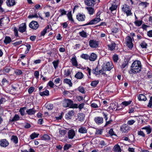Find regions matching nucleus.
Wrapping results in <instances>:
<instances>
[{
	"label": "nucleus",
	"mask_w": 152,
	"mask_h": 152,
	"mask_svg": "<svg viewBox=\"0 0 152 152\" xmlns=\"http://www.w3.org/2000/svg\"><path fill=\"white\" fill-rule=\"evenodd\" d=\"M59 132L61 136H64L66 134V131L65 130H60Z\"/></svg>",
	"instance_id": "bf43d9fd"
},
{
	"label": "nucleus",
	"mask_w": 152,
	"mask_h": 152,
	"mask_svg": "<svg viewBox=\"0 0 152 152\" xmlns=\"http://www.w3.org/2000/svg\"><path fill=\"white\" fill-rule=\"evenodd\" d=\"M26 109V107H24L21 108L19 110V112L22 115H23L25 114V110Z\"/></svg>",
	"instance_id": "79ce46f5"
},
{
	"label": "nucleus",
	"mask_w": 152,
	"mask_h": 152,
	"mask_svg": "<svg viewBox=\"0 0 152 152\" xmlns=\"http://www.w3.org/2000/svg\"><path fill=\"white\" fill-rule=\"evenodd\" d=\"M20 119L19 116L18 115L16 114L14 116L13 118L11 120H10V121L12 122H13L15 121L18 120Z\"/></svg>",
	"instance_id": "e433bc0d"
},
{
	"label": "nucleus",
	"mask_w": 152,
	"mask_h": 152,
	"mask_svg": "<svg viewBox=\"0 0 152 152\" xmlns=\"http://www.w3.org/2000/svg\"><path fill=\"white\" fill-rule=\"evenodd\" d=\"M28 18H38V16L37 14H35L34 15H30L28 16Z\"/></svg>",
	"instance_id": "69168bd1"
},
{
	"label": "nucleus",
	"mask_w": 152,
	"mask_h": 152,
	"mask_svg": "<svg viewBox=\"0 0 152 152\" xmlns=\"http://www.w3.org/2000/svg\"><path fill=\"white\" fill-rule=\"evenodd\" d=\"M135 121L133 120L128 121L127 122V124L130 125H132L134 124Z\"/></svg>",
	"instance_id": "338daca9"
},
{
	"label": "nucleus",
	"mask_w": 152,
	"mask_h": 152,
	"mask_svg": "<svg viewBox=\"0 0 152 152\" xmlns=\"http://www.w3.org/2000/svg\"><path fill=\"white\" fill-rule=\"evenodd\" d=\"M11 140L12 141L16 144L18 142V138L16 136L12 135L11 137Z\"/></svg>",
	"instance_id": "c756f323"
},
{
	"label": "nucleus",
	"mask_w": 152,
	"mask_h": 152,
	"mask_svg": "<svg viewBox=\"0 0 152 152\" xmlns=\"http://www.w3.org/2000/svg\"><path fill=\"white\" fill-rule=\"evenodd\" d=\"M129 129V126L126 124L123 125L121 127V131L123 132L127 133Z\"/></svg>",
	"instance_id": "9b49d317"
},
{
	"label": "nucleus",
	"mask_w": 152,
	"mask_h": 152,
	"mask_svg": "<svg viewBox=\"0 0 152 152\" xmlns=\"http://www.w3.org/2000/svg\"><path fill=\"white\" fill-rule=\"evenodd\" d=\"M39 26L37 22L34 21H32L29 24V27L34 29H36Z\"/></svg>",
	"instance_id": "6e6552de"
},
{
	"label": "nucleus",
	"mask_w": 152,
	"mask_h": 152,
	"mask_svg": "<svg viewBox=\"0 0 152 152\" xmlns=\"http://www.w3.org/2000/svg\"><path fill=\"white\" fill-rule=\"evenodd\" d=\"M22 41L21 40H19L18 41H17L16 42H15L13 44L15 46H17L20 45L22 43Z\"/></svg>",
	"instance_id": "680f3d73"
},
{
	"label": "nucleus",
	"mask_w": 152,
	"mask_h": 152,
	"mask_svg": "<svg viewBox=\"0 0 152 152\" xmlns=\"http://www.w3.org/2000/svg\"><path fill=\"white\" fill-rule=\"evenodd\" d=\"M8 145V142L6 139H3L0 140V145L1 147H6Z\"/></svg>",
	"instance_id": "1a4fd4ad"
},
{
	"label": "nucleus",
	"mask_w": 152,
	"mask_h": 152,
	"mask_svg": "<svg viewBox=\"0 0 152 152\" xmlns=\"http://www.w3.org/2000/svg\"><path fill=\"white\" fill-rule=\"evenodd\" d=\"M34 88L33 87H30L28 90V91L29 94L31 93L34 90Z\"/></svg>",
	"instance_id": "13d9d810"
},
{
	"label": "nucleus",
	"mask_w": 152,
	"mask_h": 152,
	"mask_svg": "<svg viewBox=\"0 0 152 152\" xmlns=\"http://www.w3.org/2000/svg\"><path fill=\"white\" fill-rule=\"evenodd\" d=\"M115 46L116 44L113 42H112L110 44L108 45L109 49H110L111 50H113L115 49Z\"/></svg>",
	"instance_id": "393cba45"
},
{
	"label": "nucleus",
	"mask_w": 152,
	"mask_h": 152,
	"mask_svg": "<svg viewBox=\"0 0 152 152\" xmlns=\"http://www.w3.org/2000/svg\"><path fill=\"white\" fill-rule=\"evenodd\" d=\"M149 4V3L147 2H141L139 5L143 8H145L147 7V5Z\"/></svg>",
	"instance_id": "7c9ffc66"
},
{
	"label": "nucleus",
	"mask_w": 152,
	"mask_h": 152,
	"mask_svg": "<svg viewBox=\"0 0 152 152\" xmlns=\"http://www.w3.org/2000/svg\"><path fill=\"white\" fill-rule=\"evenodd\" d=\"M64 82L69 86H72V83L71 82V80L68 79H65L64 80Z\"/></svg>",
	"instance_id": "4c0bfd02"
},
{
	"label": "nucleus",
	"mask_w": 152,
	"mask_h": 152,
	"mask_svg": "<svg viewBox=\"0 0 152 152\" xmlns=\"http://www.w3.org/2000/svg\"><path fill=\"white\" fill-rule=\"evenodd\" d=\"M52 64L53 65L55 69H56L58 67V65L59 64V61H53L52 62Z\"/></svg>",
	"instance_id": "37998d69"
},
{
	"label": "nucleus",
	"mask_w": 152,
	"mask_h": 152,
	"mask_svg": "<svg viewBox=\"0 0 152 152\" xmlns=\"http://www.w3.org/2000/svg\"><path fill=\"white\" fill-rule=\"evenodd\" d=\"M86 9L87 10L89 14L92 15L93 14L94 12V8L91 7H87Z\"/></svg>",
	"instance_id": "72a5a7b5"
},
{
	"label": "nucleus",
	"mask_w": 152,
	"mask_h": 152,
	"mask_svg": "<svg viewBox=\"0 0 152 152\" xmlns=\"http://www.w3.org/2000/svg\"><path fill=\"white\" fill-rule=\"evenodd\" d=\"M134 23L136 26H140L142 24V21L137 20L134 22Z\"/></svg>",
	"instance_id": "c03bdc74"
},
{
	"label": "nucleus",
	"mask_w": 152,
	"mask_h": 152,
	"mask_svg": "<svg viewBox=\"0 0 152 152\" xmlns=\"http://www.w3.org/2000/svg\"><path fill=\"white\" fill-rule=\"evenodd\" d=\"M113 66L111 62L104 63L102 66V68L105 70L110 71L113 68Z\"/></svg>",
	"instance_id": "f03ea898"
},
{
	"label": "nucleus",
	"mask_w": 152,
	"mask_h": 152,
	"mask_svg": "<svg viewBox=\"0 0 152 152\" xmlns=\"http://www.w3.org/2000/svg\"><path fill=\"white\" fill-rule=\"evenodd\" d=\"M71 147V145L70 144H66L64 147V150H67L68 149Z\"/></svg>",
	"instance_id": "4d7b16f0"
},
{
	"label": "nucleus",
	"mask_w": 152,
	"mask_h": 152,
	"mask_svg": "<svg viewBox=\"0 0 152 152\" xmlns=\"http://www.w3.org/2000/svg\"><path fill=\"white\" fill-rule=\"evenodd\" d=\"M70 74V70L69 69H66L65 70L64 75L65 77L69 76Z\"/></svg>",
	"instance_id": "a18cd8bd"
},
{
	"label": "nucleus",
	"mask_w": 152,
	"mask_h": 152,
	"mask_svg": "<svg viewBox=\"0 0 152 152\" xmlns=\"http://www.w3.org/2000/svg\"><path fill=\"white\" fill-rule=\"evenodd\" d=\"M99 70L98 69V67L97 66L95 69H93L92 72L94 74L97 75V73L98 72Z\"/></svg>",
	"instance_id": "864d4df0"
},
{
	"label": "nucleus",
	"mask_w": 152,
	"mask_h": 152,
	"mask_svg": "<svg viewBox=\"0 0 152 152\" xmlns=\"http://www.w3.org/2000/svg\"><path fill=\"white\" fill-rule=\"evenodd\" d=\"M42 140H50V138L48 135L47 134H45L42 137Z\"/></svg>",
	"instance_id": "ea45409f"
},
{
	"label": "nucleus",
	"mask_w": 152,
	"mask_h": 152,
	"mask_svg": "<svg viewBox=\"0 0 152 152\" xmlns=\"http://www.w3.org/2000/svg\"><path fill=\"white\" fill-rule=\"evenodd\" d=\"M85 16L84 15L78 13L77 15V18L79 21H84L85 18Z\"/></svg>",
	"instance_id": "dca6fc26"
},
{
	"label": "nucleus",
	"mask_w": 152,
	"mask_h": 152,
	"mask_svg": "<svg viewBox=\"0 0 152 152\" xmlns=\"http://www.w3.org/2000/svg\"><path fill=\"white\" fill-rule=\"evenodd\" d=\"M73 103V102L69 99H65L63 101V106L65 107H71L72 104Z\"/></svg>",
	"instance_id": "39448f33"
},
{
	"label": "nucleus",
	"mask_w": 152,
	"mask_h": 152,
	"mask_svg": "<svg viewBox=\"0 0 152 152\" xmlns=\"http://www.w3.org/2000/svg\"><path fill=\"white\" fill-rule=\"evenodd\" d=\"M113 59L115 62H117V61L118 60V55H113Z\"/></svg>",
	"instance_id": "6e6d98bb"
},
{
	"label": "nucleus",
	"mask_w": 152,
	"mask_h": 152,
	"mask_svg": "<svg viewBox=\"0 0 152 152\" xmlns=\"http://www.w3.org/2000/svg\"><path fill=\"white\" fill-rule=\"evenodd\" d=\"M78 90L80 92L83 94H84L85 93L84 88L82 87H79L78 88Z\"/></svg>",
	"instance_id": "3c124183"
},
{
	"label": "nucleus",
	"mask_w": 152,
	"mask_h": 152,
	"mask_svg": "<svg viewBox=\"0 0 152 152\" xmlns=\"http://www.w3.org/2000/svg\"><path fill=\"white\" fill-rule=\"evenodd\" d=\"M101 19L100 18H97L96 17V18H95L93 20H91L88 23L86 24H85L83 25V26H85L89 25H92L94 24H96L98 22L100 21Z\"/></svg>",
	"instance_id": "0eeeda50"
},
{
	"label": "nucleus",
	"mask_w": 152,
	"mask_h": 152,
	"mask_svg": "<svg viewBox=\"0 0 152 152\" xmlns=\"http://www.w3.org/2000/svg\"><path fill=\"white\" fill-rule=\"evenodd\" d=\"M39 135V134H37L35 132H34L30 135V137L31 139H33L37 137Z\"/></svg>",
	"instance_id": "c9c22d12"
},
{
	"label": "nucleus",
	"mask_w": 152,
	"mask_h": 152,
	"mask_svg": "<svg viewBox=\"0 0 152 152\" xmlns=\"http://www.w3.org/2000/svg\"><path fill=\"white\" fill-rule=\"evenodd\" d=\"M131 102L132 101H124L122 103V104L124 105L127 106L130 104Z\"/></svg>",
	"instance_id": "09e8293b"
},
{
	"label": "nucleus",
	"mask_w": 152,
	"mask_h": 152,
	"mask_svg": "<svg viewBox=\"0 0 152 152\" xmlns=\"http://www.w3.org/2000/svg\"><path fill=\"white\" fill-rule=\"evenodd\" d=\"M14 31L15 34V36L18 37V31L17 30L16 28L15 27L14 28Z\"/></svg>",
	"instance_id": "0e129e2a"
},
{
	"label": "nucleus",
	"mask_w": 152,
	"mask_h": 152,
	"mask_svg": "<svg viewBox=\"0 0 152 152\" xmlns=\"http://www.w3.org/2000/svg\"><path fill=\"white\" fill-rule=\"evenodd\" d=\"M118 28H113L111 29L112 32L115 34L118 31Z\"/></svg>",
	"instance_id": "5fc2aeb1"
},
{
	"label": "nucleus",
	"mask_w": 152,
	"mask_h": 152,
	"mask_svg": "<svg viewBox=\"0 0 152 152\" xmlns=\"http://www.w3.org/2000/svg\"><path fill=\"white\" fill-rule=\"evenodd\" d=\"M36 110L34 108L28 109L26 110V112L29 115H32L36 113Z\"/></svg>",
	"instance_id": "412c9836"
},
{
	"label": "nucleus",
	"mask_w": 152,
	"mask_h": 152,
	"mask_svg": "<svg viewBox=\"0 0 152 152\" xmlns=\"http://www.w3.org/2000/svg\"><path fill=\"white\" fill-rule=\"evenodd\" d=\"M71 60L73 65L75 66H77V63L75 57L72 58Z\"/></svg>",
	"instance_id": "2f4dec72"
},
{
	"label": "nucleus",
	"mask_w": 152,
	"mask_h": 152,
	"mask_svg": "<svg viewBox=\"0 0 152 152\" xmlns=\"http://www.w3.org/2000/svg\"><path fill=\"white\" fill-rule=\"evenodd\" d=\"M83 77V74L80 72H78L75 75V77L78 79H81Z\"/></svg>",
	"instance_id": "a878e982"
},
{
	"label": "nucleus",
	"mask_w": 152,
	"mask_h": 152,
	"mask_svg": "<svg viewBox=\"0 0 152 152\" xmlns=\"http://www.w3.org/2000/svg\"><path fill=\"white\" fill-rule=\"evenodd\" d=\"M6 3L9 7L13 6L16 4L15 0H7Z\"/></svg>",
	"instance_id": "6ab92c4d"
},
{
	"label": "nucleus",
	"mask_w": 152,
	"mask_h": 152,
	"mask_svg": "<svg viewBox=\"0 0 152 152\" xmlns=\"http://www.w3.org/2000/svg\"><path fill=\"white\" fill-rule=\"evenodd\" d=\"M79 34L82 37L86 38L87 37V34L83 30L82 31L80 32Z\"/></svg>",
	"instance_id": "c85d7f7f"
},
{
	"label": "nucleus",
	"mask_w": 152,
	"mask_h": 152,
	"mask_svg": "<svg viewBox=\"0 0 152 152\" xmlns=\"http://www.w3.org/2000/svg\"><path fill=\"white\" fill-rule=\"evenodd\" d=\"M91 106L94 108H97L100 106V102L99 101H97L95 102H93L91 104Z\"/></svg>",
	"instance_id": "4be33fe9"
},
{
	"label": "nucleus",
	"mask_w": 152,
	"mask_h": 152,
	"mask_svg": "<svg viewBox=\"0 0 152 152\" xmlns=\"http://www.w3.org/2000/svg\"><path fill=\"white\" fill-rule=\"evenodd\" d=\"M138 99L140 101H145L147 99L145 95L143 94L139 95L138 96Z\"/></svg>",
	"instance_id": "bb28decb"
},
{
	"label": "nucleus",
	"mask_w": 152,
	"mask_h": 152,
	"mask_svg": "<svg viewBox=\"0 0 152 152\" xmlns=\"http://www.w3.org/2000/svg\"><path fill=\"white\" fill-rule=\"evenodd\" d=\"M142 65L140 61L138 60L134 61L131 66V69L129 71L130 74L139 73L142 69Z\"/></svg>",
	"instance_id": "f257e3e1"
},
{
	"label": "nucleus",
	"mask_w": 152,
	"mask_h": 152,
	"mask_svg": "<svg viewBox=\"0 0 152 152\" xmlns=\"http://www.w3.org/2000/svg\"><path fill=\"white\" fill-rule=\"evenodd\" d=\"M97 58V55L94 53H92L89 56V59L91 61H95Z\"/></svg>",
	"instance_id": "aec40b11"
},
{
	"label": "nucleus",
	"mask_w": 152,
	"mask_h": 152,
	"mask_svg": "<svg viewBox=\"0 0 152 152\" xmlns=\"http://www.w3.org/2000/svg\"><path fill=\"white\" fill-rule=\"evenodd\" d=\"M89 44L90 47L92 48H96L99 45L98 42L93 39L90 40L89 41Z\"/></svg>",
	"instance_id": "423d86ee"
},
{
	"label": "nucleus",
	"mask_w": 152,
	"mask_h": 152,
	"mask_svg": "<svg viewBox=\"0 0 152 152\" xmlns=\"http://www.w3.org/2000/svg\"><path fill=\"white\" fill-rule=\"evenodd\" d=\"M152 106V96L150 97V100L148 105V106L150 108Z\"/></svg>",
	"instance_id": "052dcab7"
},
{
	"label": "nucleus",
	"mask_w": 152,
	"mask_h": 152,
	"mask_svg": "<svg viewBox=\"0 0 152 152\" xmlns=\"http://www.w3.org/2000/svg\"><path fill=\"white\" fill-rule=\"evenodd\" d=\"M85 115L83 113H79L78 114V119L79 121H82L84 120Z\"/></svg>",
	"instance_id": "cd10ccee"
},
{
	"label": "nucleus",
	"mask_w": 152,
	"mask_h": 152,
	"mask_svg": "<svg viewBox=\"0 0 152 152\" xmlns=\"http://www.w3.org/2000/svg\"><path fill=\"white\" fill-rule=\"evenodd\" d=\"M117 8V6L116 4L112 5V6L110 7V9L111 11H113L115 10Z\"/></svg>",
	"instance_id": "de8ad7c7"
},
{
	"label": "nucleus",
	"mask_w": 152,
	"mask_h": 152,
	"mask_svg": "<svg viewBox=\"0 0 152 152\" xmlns=\"http://www.w3.org/2000/svg\"><path fill=\"white\" fill-rule=\"evenodd\" d=\"M128 65V61H125L122 64L121 66V68L123 72H124L125 70L127 68Z\"/></svg>",
	"instance_id": "ddd939ff"
},
{
	"label": "nucleus",
	"mask_w": 152,
	"mask_h": 152,
	"mask_svg": "<svg viewBox=\"0 0 152 152\" xmlns=\"http://www.w3.org/2000/svg\"><path fill=\"white\" fill-rule=\"evenodd\" d=\"M74 115V112L73 110L69 111L66 115V118L68 120L69 119Z\"/></svg>",
	"instance_id": "2eb2a0df"
},
{
	"label": "nucleus",
	"mask_w": 152,
	"mask_h": 152,
	"mask_svg": "<svg viewBox=\"0 0 152 152\" xmlns=\"http://www.w3.org/2000/svg\"><path fill=\"white\" fill-rule=\"evenodd\" d=\"M142 129L145 130L148 134H150L151 132V128L149 126L143 127Z\"/></svg>",
	"instance_id": "b1692460"
},
{
	"label": "nucleus",
	"mask_w": 152,
	"mask_h": 152,
	"mask_svg": "<svg viewBox=\"0 0 152 152\" xmlns=\"http://www.w3.org/2000/svg\"><path fill=\"white\" fill-rule=\"evenodd\" d=\"M26 29V25L25 23H23L20 25L19 28L20 32L23 33L25 31Z\"/></svg>",
	"instance_id": "f8f14e48"
},
{
	"label": "nucleus",
	"mask_w": 152,
	"mask_h": 152,
	"mask_svg": "<svg viewBox=\"0 0 152 152\" xmlns=\"http://www.w3.org/2000/svg\"><path fill=\"white\" fill-rule=\"evenodd\" d=\"M122 9V11L126 14L127 16L132 15V13L128 5L126 4L123 5Z\"/></svg>",
	"instance_id": "7ed1b4c3"
},
{
	"label": "nucleus",
	"mask_w": 152,
	"mask_h": 152,
	"mask_svg": "<svg viewBox=\"0 0 152 152\" xmlns=\"http://www.w3.org/2000/svg\"><path fill=\"white\" fill-rule=\"evenodd\" d=\"M78 131L81 133H86L87 132V130L84 127H81L79 128Z\"/></svg>",
	"instance_id": "5701e85b"
},
{
	"label": "nucleus",
	"mask_w": 152,
	"mask_h": 152,
	"mask_svg": "<svg viewBox=\"0 0 152 152\" xmlns=\"http://www.w3.org/2000/svg\"><path fill=\"white\" fill-rule=\"evenodd\" d=\"M99 81L98 80H94L92 81L91 84V86L95 87H96L97 84L99 83Z\"/></svg>",
	"instance_id": "a19ab883"
},
{
	"label": "nucleus",
	"mask_w": 152,
	"mask_h": 152,
	"mask_svg": "<svg viewBox=\"0 0 152 152\" xmlns=\"http://www.w3.org/2000/svg\"><path fill=\"white\" fill-rule=\"evenodd\" d=\"M128 150L129 152H135L134 148H133L129 147Z\"/></svg>",
	"instance_id": "774afa93"
},
{
	"label": "nucleus",
	"mask_w": 152,
	"mask_h": 152,
	"mask_svg": "<svg viewBox=\"0 0 152 152\" xmlns=\"http://www.w3.org/2000/svg\"><path fill=\"white\" fill-rule=\"evenodd\" d=\"M85 3L87 6H92L95 4V1L94 0H85Z\"/></svg>",
	"instance_id": "f3484780"
},
{
	"label": "nucleus",
	"mask_w": 152,
	"mask_h": 152,
	"mask_svg": "<svg viewBox=\"0 0 152 152\" xmlns=\"http://www.w3.org/2000/svg\"><path fill=\"white\" fill-rule=\"evenodd\" d=\"M80 57L82 58L87 60L89 59V55L87 54L83 53L80 56Z\"/></svg>",
	"instance_id": "58836bf2"
},
{
	"label": "nucleus",
	"mask_w": 152,
	"mask_h": 152,
	"mask_svg": "<svg viewBox=\"0 0 152 152\" xmlns=\"http://www.w3.org/2000/svg\"><path fill=\"white\" fill-rule=\"evenodd\" d=\"M137 134L143 137H145V134L141 130L138 131L137 132Z\"/></svg>",
	"instance_id": "8fccbe9b"
},
{
	"label": "nucleus",
	"mask_w": 152,
	"mask_h": 152,
	"mask_svg": "<svg viewBox=\"0 0 152 152\" xmlns=\"http://www.w3.org/2000/svg\"><path fill=\"white\" fill-rule=\"evenodd\" d=\"M39 94L41 96H48L49 95V91L48 90L39 92Z\"/></svg>",
	"instance_id": "f704fd0d"
},
{
	"label": "nucleus",
	"mask_w": 152,
	"mask_h": 152,
	"mask_svg": "<svg viewBox=\"0 0 152 152\" xmlns=\"http://www.w3.org/2000/svg\"><path fill=\"white\" fill-rule=\"evenodd\" d=\"M67 16L68 19L69 20L71 21V22H74V20L73 19L72 15L70 12L68 13L67 15Z\"/></svg>",
	"instance_id": "49530a36"
},
{
	"label": "nucleus",
	"mask_w": 152,
	"mask_h": 152,
	"mask_svg": "<svg viewBox=\"0 0 152 152\" xmlns=\"http://www.w3.org/2000/svg\"><path fill=\"white\" fill-rule=\"evenodd\" d=\"M140 46L142 48H146L147 46V44L144 41L141 43L140 44Z\"/></svg>",
	"instance_id": "603ef678"
},
{
	"label": "nucleus",
	"mask_w": 152,
	"mask_h": 152,
	"mask_svg": "<svg viewBox=\"0 0 152 152\" xmlns=\"http://www.w3.org/2000/svg\"><path fill=\"white\" fill-rule=\"evenodd\" d=\"M47 28H45L41 32V35L44 36L47 32Z\"/></svg>",
	"instance_id": "e2e57ef3"
},
{
	"label": "nucleus",
	"mask_w": 152,
	"mask_h": 152,
	"mask_svg": "<svg viewBox=\"0 0 152 152\" xmlns=\"http://www.w3.org/2000/svg\"><path fill=\"white\" fill-rule=\"evenodd\" d=\"M75 135V132L73 129H70L68 132V136L69 139H72Z\"/></svg>",
	"instance_id": "9d476101"
},
{
	"label": "nucleus",
	"mask_w": 152,
	"mask_h": 152,
	"mask_svg": "<svg viewBox=\"0 0 152 152\" xmlns=\"http://www.w3.org/2000/svg\"><path fill=\"white\" fill-rule=\"evenodd\" d=\"M126 45L128 48L131 49L133 46V44L132 41V39L130 37L128 36L126 38Z\"/></svg>",
	"instance_id": "20e7f679"
},
{
	"label": "nucleus",
	"mask_w": 152,
	"mask_h": 152,
	"mask_svg": "<svg viewBox=\"0 0 152 152\" xmlns=\"http://www.w3.org/2000/svg\"><path fill=\"white\" fill-rule=\"evenodd\" d=\"M94 120L95 122L97 124H101L103 123V119L102 117H97L95 118Z\"/></svg>",
	"instance_id": "4468645a"
},
{
	"label": "nucleus",
	"mask_w": 152,
	"mask_h": 152,
	"mask_svg": "<svg viewBox=\"0 0 152 152\" xmlns=\"http://www.w3.org/2000/svg\"><path fill=\"white\" fill-rule=\"evenodd\" d=\"M11 41V38L8 36H6L5 37V39L4 40V42L6 44H7L9 43Z\"/></svg>",
	"instance_id": "473e14b6"
},
{
	"label": "nucleus",
	"mask_w": 152,
	"mask_h": 152,
	"mask_svg": "<svg viewBox=\"0 0 152 152\" xmlns=\"http://www.w3.org/2000/svg\"><path fill=\"white\" fill-rule=\"evenodd\" d=\"M113 151L115 152H121V149L120 146L118 144H116L114 147Z\"/></svg>",
	"instance_id": "a211bd4d"
}]
</instances>
